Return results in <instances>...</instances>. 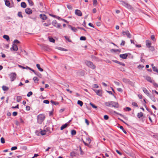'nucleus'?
Segmentation results:
<instances>
[{
    "label": "nucleus",
    "instance_id": "f257e3e1",
    "mask_svg": "<svg viewBox=\"0 0 158 158\" xmlns=\"http://www.w3.org/2000/svg\"><path fill=\"white\" fill-rule=\"evenodd\" d=\"M105 104L107 106L110 107H114L115 108H118L119 107L118 103L117 102L113 101L105 102Z\"/></svg>",
    "mask_w": 158,
    "mask_h": 158
},
{
    "label": "nucleus",
    "instance_id": "f03ea898",
    "mask_svg": "<svg viewBox=\"0 0 158 158\" xmlns=\"http://www.w3.org/2000/svg\"><path fill=\"white\" fill-rule=\"evenodd\" d=\"M45 118V116L43 114H40L37 116V123L41 124L44 121Z\"/></svg>",
    "mask_w": 158,
    "mask_h": 158
},
{
    "label": "nucleus",
    "instance_id": "7ed1b4c3",
    "mask_svg": "<svg viewBox=\"0 0 158 158\" xmlns=\"http://www.w3.org/2000/svg\"><path fill=\"white\" fill-rule=\"evenodd\" d=\"M85 63L87 66L92 69H94L96 68L93 63L90 61L86 60L85 61Z\"/></svg>",
    "mask_w": 158,
    "mask_h": 158
},
{
    "label": "nucleus",
    "instance_id": "20e7f679",
    "mask_svg": "<svg viewBox=\"0 0 158 158\" xmlns=\"http://www.w3.org/2000/svg\"><path fill=\"white\" fill-rule=\"evenodd\" d=\"M121 2L122 5L128 9H131L132 8L130 5L123 1H121Z\"/></svg>",
    "mask_w": 158,
    "mask_h": 158
},
{
    "label": "nucleus",
    "instance_id": "39448f33",
    "mask_svg": "<svg viewBox=\"0 0 158 158\" xmlns=\"http://www.w3.org/2000/svg\"><path fill=\"white\" fill-rule=\"evenodd\" d=\"M11 81H14L16 77V74L15 73H11L9 75Z\"/></svg>",
    "mask_w": 158,
    "mask_h": 158
},
{
    "label": "nucleus",
    "instance_id": "423d86ee",
    "mask_svg": "<svg viewBox=\"0 0 158 158\" xmlns=\"http://www.w3.org/2000/svg\"><path fill=\"white\" fill-rule=\"evenodd\" d=\"M52 24L53 26L58 28H60L61 26V24L58 23L56 20L53 21L52 22Z\"/></svg>",
    "mask_w": 158,
    "mask_h": 158
},
{
    "label": "nucleus",
    "instance_id": "0eeeda50",
    "mask_svg": "<svg viewBox=\"0 0 158 158\" xmlns=\"http://www.w3.org/2000/svg\"><path fill=\"white\" fill-rule=\"evenodd\" d=\"M94 91L99 96H102V91L101 90L94 89Z\"/></svg>",
    "mask_w": 158,
    "mask_h": 158
},
{
    "label": "nucleus",
    "instance_id": "6e6552de",
    "mask_svg": "<svg viewBox=\"0 0 158 158\" xmlns=\"http://www.w3.org/2000/svg\"><path fill=\"white\" fill-rule=\"evenodd\" d=\"M75 13L76 15L79 16H81L82 15V13L80 10H76L75 11Z\"/></svg>",
    "mask_w": 158,
    "mask_h": 158
},
{
    "label": "nucleus",
    "instance_id": "1a4fd4ad",
    "mask_svg": "<svg viewBox=\"0 0 158 158\" xmlns=\"http://www.w3.org/2000/svg\"><path fill=\"white\" fill-rule=\"evenodd\" d=\"M18 48L17 46L15 44H13L12 47L10 48L11 50L12 49L14 51H17Z\"/></svg>",
    "mask_w": 158,
    "mask_h": 158
},
{
    "label": "nucleus",
    "instance_id": "9d476101",
    "mask_svg": "<svg viewBox=\"0 0 158 158\" xmlns=\"http://www.w3.org/2000/svg\"><path fill=\"white\" fill-rule=\"evenodd\" d=\"M25 12L28 15H30L32 14V11L31 9L27 8L25 10Z\"/></svg>",
    "mask_w": 158,
    "mask_h": 158
},
{
    "label": "nucleus",
    "instance_id": "9b49d317",
    "mask_svg": "<svg viewBox=\"0 0 158 158\" xmlns=\"http://www.w3.org/2000/svg\"><path fill=\"white\" fill-rule=\"evenodd\" d=\"M123 82L127 84L131 85L132 83L129 79L126 78H123Z\"/></svg>",
    "mask_w": 158,
    "mask_h": 158
},
{
    "label": "nucleus",
    "instance_id": "f8f14e48",
    "mask_svg": "<svg viewBox=\"0 0 158 158\" xmlns=\"http://www.w3.org/2000/svg\"><path fill=\"white\" fill-rule=\"evenodd\" d=\"M77 155H78V153L75 152L73 151L71 152L70 153V156L72 158H73L74 157L76 156Z\"/></svg>",
    "mask_w": 158,
    "mask_h": 158
},
{
    "label": "nucleus",
    "instance_id": "ddd939ff",
    "mask_svg": "<svg viewBox=\"0 0 158 158\" xmlns=\"http://www.w3.org/2000/svg\"><path fill=\"white\" fill-rule=\"evenodd\" d=\"M120 57L123 59H126L127 58L128 55L127 53L120 54L119 55Z\"/></svg>",
    "mask_w": 158,
    "mask_h": 158
},
{
    "label": "nucleus",
    "instance_id": "4468645a",
    "mask_svg": "<svg viewBox=\"0 0 158 158\" xmlns=\"http://www.w3.org/2000/svg\"><path fill=\"white\" fill-rule=\"evenodd\" d=\"M146 44L147 47L149 48L152 44L151 42L149 40H147L146 41Z\"/></svg>",
    "mask_w": 158,
    "mask_h": 158
},
{
    "label": "nucleus",
    "instance_id": "2eb2a0df",
    "mask_svg": "<svg viewBox=\"0 0 158 158\" xmlns=\"http://www.w3.org/2000/svg\"><path fill=\"white\" fill-rule=\"evenodd\" d=\"M43 49L46 50L47 51H49L50 50V48L47 45H43L42 46Z\"/></svg>",
    "mask_w": 158,
    "mask_h": 158
},
{
    "label": "nucleus",
    "instance_id": "dca6fc26",
    "mask_svg": "<svg viewBox=\"0 0 158 158\" xmlns=\"http://www.w3.org/2000/svg\"><path fill=\"white\" fill-rule=\"evenodd\" d=\"M68 27L69 28L71 29V30L74 32H76L77 31V28L74 27H72L70 25H69Z\"/></svg>",
    "mask_w": 158,
    "mask_h": 158
},
{
    "label": "nucleus",
    "instance_id": "f3484780",
    "mask_svg": "<svg viewBox=\"0 0 158 158\" xmlns=\"http://www.w3.org/2000/svg\"><path fill=\"white\" fill-rule=\"evenodd\" d=\"M40 17L43 20H46L47 18L46 16L44 14H40Z\"/></svg>",
    "mask_w": 158,
    "mask_h": 158
},
{
    "label": "nucleus",
    "instance_id": "a211bd4d",
    "mask_svg": "<svg viewBox=\"0 0 158 158\" xmlns=\"http://www.w3.org/2000/svg\"><path fill=\"white\" fill-rule=\"evenodd\" d=\"M146 79L147 81L151 83L153 82V81H154L149 76H147L146 77Z\"/></svg>",
    "mask_w": 158,
    "mask_h": 158
},
{
    "label": "nucleus",
    "instance_id": "6ab92c4d",
    "mask_svg": "<svg viewBox=\"0 0 158 158\" xmlns=\"http://www.w3.org/2000/svg\"><path fill=\"white\" fill-rule=\"evenodd\" d=\"M68 123H66L65 124L62 125L61 127H60V130H62L66 128L68 125Z\"/></svg>",
    "mask_w": 158,
    "mask_h": 158
},
{
    "label": "nucleus",
    "instance_id": "aec40b11",
    "mask_svg": "<svg viewBox=\"0 0 158 158\" xmlns=\"http://www.w3.org/2000/svg\"><path fill=\"white\" fill-rule=\"evenodd\" d=\"M143 91L144 93L147 95L148 96H149V94L148 90L145 88H143Z\"/></svg>",
    "mask_w": 158,
    "mask_h": 158
},
{
    "label": "nucleus",
    "instance_id": "412c9836",
    "mask_svg": "<svg viewBox=\"0 0 158 158\" xmlns=\"http://www.w3.org/2000/svg\"><path fill=\"white\" fill-rule=\"evenodd\" d=\"M126 35L128 38H131V35L128 31H126Z\"/></svg>",
    "mask_w": 158,
    "mask_h": 158
},
{
    "label": "nucleus",
    "instance_id": "4be33fe9",
    "mask_svg": "<svg viewBox=\"0 0 158 158\" xmlns=\"http://www.w3.org/2000/svg\"><path fill=\"white\" fill-rule=\"evenodd\" d=\"M114 61L115 63L119 64L122 65L123 66H124L125 65V64L124 63L120 62L117 60H114Z\"/></svg>",
    "mask_w": 158,
    "mask_h": 158
},
{
    "label": "nucleus",
    "instance_id": "5701e85b",
    "mask_svg": "<svg viewBox=\"0 0 158 158\" xmlns=\"http://www.w3.org/2000/svg\"><path fill=\"white\" fill-rule=\"evenodd\" d=\"M21 6L22 7L25 8L26 7L27 5L25 2H23L21 3Z\"/></svg>",
    "mask_w": 158,
    "mask_h": 158
},
{
    "label": "nucleus",
    "instance_id": "b1692460",
    "mask_svg": "<svg viewBox=\"0 0 158 158\" xmlns=\"http://www.w3.org/2000/svg\"><path fill=\"white\" fill-rule=\"evenodd\" d=\"M36 67L40 71L42 72L43 71V69L40 67V65L39 64H37L36 65Z\"/></svg>",
    "mask_w": 158,
    "mask_h": 158
},
{
    "label": "nucleus",
    "instance_id": "393cba45",
    "mask_svg": "<svg viewBox=\"0 0 158 158\" xmlns=\"http://www.w3.org/2000/svg\"><path fill=\"white\" fill-rule=\"evenodd\" d=\"M143 115V114L142 112L139 113L137 114V116L139 118L142 117Z\"/></svg>",
    "mask_w": 158,
    "mask_h": 158
},
{
    "label": "nucleus",
    "instance_id": "a878e982",
    "mask_svg": "<svg viewBox=\"0 0 158 158\" xmlns=\"http://www.w3.org/2000/svg\"><path fill=\"white\" fill-rule=\"evenodd\" d=\"M2 89L3 91H7L9 89V88L6 86L3 85L2 86Z\"/></svg>",
    "mask_w": 158,
    "mask_h": 158
},
{
    "label": "nucleus",
    "instance_id": "bb28decb",
    "mask_svg": "<svg viewBox=\"0 0 158 158\" xmlns=\"http://www.w3.org/2000/svg\"><path fill=\"white\" fill-rule=\"evenodd\" d=\"M121 50L120 49H112L111 50V52H121Z\"/></svg>",
    "mask_w": 158,
    "mask_h": 158
},
{
    "label": "nucleus",
    "instance_id": "cd10ccee",
    "mask_svg": "<svg viewBox=\"0 0 158 158\" xmlns=\"http://www.w3.org/2000/svg\"><path fill=\"white\" fill-rule=\"evenodd\" d=\"M5 4L6 6H10V2L8 0H6L5 1Z\"/></svg>",
    "mask_w": 158,
    "mask_h": 158
},
{
    "label": "nucleus",
    "instance_id": "c85d7f7f",
    "mask_svg": "<svg viewBox=\"0 0 158 158\" xmlns=\"http://www.w3.org/2000/svg\"><path fill=\"white\" fill-rule=\"evenodd\" d=\"M22 98L21 96H18L17 97V101L18 102H20L21 99Z\"/></svg>",
    "mask_w": 158,
    "mask_h": 158
},
{
    "label": "nucleus",
    "instance_id": "c756f323",
    "mask_svg": "<svg viewBox=\"0 0 158 158\" xmlns=\"http://www.w3.org/2000/svg\"><path fill=\"white\" fill-rule=\"evenodd\" d=\"M29 5L30 6H33L34 5V3L31 0H27Z\"/></svg>",
    "mask_w": 158,
    "mask_h": 158
},
{
    "label": "nucleus",
    "instance_id": "7c9ffc66",
    "mask_svg": "<svg viewBox=\"0 0 158 158\" xmlns=\"http://www.w3.org/2000/svg\"><path fill=\"white\" fill-rule=\"evenodd\" d=\"M3 37L5 39H6V40L7 41H8L9 40V36L7 35H5L3 36Z\"/></svg>",
    "mask_w": 158,
    "mask_h": 158
},
{
    "label": "nucleus",
    "instance_id": "2f4dec72",
    "mask_svg": "<svg viewBox=\"0 0 158 158\" xmlns=\"http://www.w3.org/2000/svg\"><path fill=\"white\" fill-rule=\"evenodd\" d=\"M50 102L52 104H54L55 105H57L59 104V103L58 102H54L52 100H51Z\"/></svg>",
    "mask_w": 158,
    "mask_h": 158
},
{
    "label": "nucleus",
    "instance_id": "473e14b6",
    "mask_svg": "<svg viewBox=\"0 0 158 158\" xmlns=\"http://www.w3.org/2000/svg\"><path fill=\"white\" fill-rule=\"evenodd\" d=\"M71 134L73 135H75L76 134V131L74 130H73L71 131Z\"/></svg>",
    "mask_w": 158,
    "mask_h": 158
},
{
    "label": "nucleus",
    "instance_id": "72a5a7b5",
    "mask_svg": "<svg viewBox=\"0 0 158 158\" xmlns=\"http://www.w3.org/2000/svg\"><path fill=\"white\" fill-rule=\"evenodd\" d=\"M33 80L34 81L35 83H37L38 82L39 80L37 77H34L33 78Z\"/></svg>",
    "mask_w": 158,
    "mask_h": 158
},
{
    "label": "nucleus",
    "instance_id": "f704fd0d",
    "mask_svg": "<svg viewBox=\"0 0 158 158\" xmlns=\"http://www.w3.org/2000/svg\"><path fill=\"white\" fill-rule=\"evenodd\" d=\"M77 104L81 106H82L83 105V102L80 100H78L77 101Z\"/></svg>",
    "mask_w": 158,
    "mask_h": 158
},
{
    "label": "nucleus",
    "instance_id": "c9c22d12",
    "mask_svg": "<svg viewBox=\"0 0 158 158\" xmlns=\"http://www.w3.org/2000/svg\"><path fill=\"white\" fill-rule=\"evenodd\" d=\"M46 131L45 130L43 131L42 130L41 131H40V134L42 135H44L46 134Z\"/></svg>",
    "mask_w": 158,
    "mask_h": 158
},
{
    "label": "nucleus",
    "instance_id": "e433bc0d",
    "mask_svg": "<svg viewBox=\"0 0 158 158\" xmlns=\"http://www.w3.org/2000/svg\"><path fill=\"white\" fill-rule=\"evenodd\" d=\"M152 69L153 71L156 72L158 73V69L157 67H153Z\"/></svg>",
    "mask_w": 158,
    "mask_h": 158
},
{
    "label": "nucleus",
    "instance_id": "4c0bfd02",
    "mask_svg": "<svg viewBox=\"0 0 158 158\" xmlns=\"http://www.w3.org/2000/svg\"><path fill=\"white\" fill-rule=\"evenodd\" d=\"M49 41L52 42L54 43L55 42V40L52 38H49Z\"/></svg>",
    "mask_w": 158,
    "mask_h": 158
},
{
    "label": "nucleus",
    "instance_id": "58836bf2",
    "mask_svg": "<svg viewBox=\"0 0 158 158\" xmlns=\"http://www.w3.org/2000/svg\"><path fill=\"white\" fill-rule=\"evenodd\" d=\"M90 105L94 108L96 109L97 108V107L93 104L92 102L90 103Z\"/></svg>",
    "mask_w": 158,
    "mask_h": 158
},
{
    "label": "nucleus",
    "instance_id": "ea45409f",
    "mask_svg": "<svg viewBox=\"0 0 158 158\" xmlns=\"http://www.w3.org/2000/svg\"><path fill=\"white\" fill-rule=\"evenodd\" d=\"M18 15L19 17H21V18L23 17V16L22 15V12H18Z\"/></svg>",
    "mask_w": 158,
    "mask_h": 158
},
{
    "label": "nucleus",
    "instance_id": "a19ab883",
    "mask_svg": "<svg viewBox=\"0 0 158 158\" xmlns=\"http://www.w3.org/2000/svg\"><path fill=\"white\" fill-rule=\"evenodd\" d=\"M67 7L69 9L72 10V7L70 5H69V4L67 5Z\"/></svg>",
    "mask_w": 158,
    "mask_h": 158
},
{
    "label": "nucleus",
    "instance_id": "79ce46f5",
    "mask_svg": "<svg viewBox=\"0 0 158 158\" xmlns=\"http://www.w3.org/2000/svg\"><path fill=\"white\" fill-rule=\"evenodd\" d=\"M149 49L150 51H153L154 50H155V48H154V47L153 46H150V47H149Z\"/></svg>",
    "mask_w": 158,
    "mask_h": 158
},
{
    "label": "nucleus",
    "instance_id": "37998d69",
    "mask_svg": "<svg viewBox=\"0 0 158 158\" xmlns=\"http://www.w3.org/2000/svg\"><path fill=\"white\" fill-rule=\"evenodd\" d=\"M80 39L81 40H85L86 38L85 36H81L80 37Z\"/></svg>",
    "mask_w": 158,
    "mask_h": 158
},
{
    "label": "nucleus",
    "instance_id": "c03bdc74",
    "mask_svg": "<svg viewBox=\"0 0 158 158\" xmlns=\"http://www.w3.org/2000/svg\"><path fill=\"white\" fill-rule=\"evenodd\" d=\"M1 142L2 143H5V140L4 139L3 137H2L1 139Z\"/></svg>",
    "mask_w": 158,
    "mask_h": 158
},
{
    "label": "nucleus",
    "instance_id": "a18cd8bd",
    "mask_svg": "<svg viewBox=\"0 0 158 158\" xmlns=\"http://www.w3.org/2000/svg\"><path fill=\"white\" fill-rule=\"evenodd\" d=\"M64 37L66 39V40H68V41L69 42H71V41L70 40L68 36H64Z\"/></svg>",
    "mask_w": 158,
    "mask_h": 158
},
{
    "label": "nucleus",
    "instance_id": "49530a36",
    "mask_svg": "<svg viewBox=\"0 0 158 158\" xmlns=\"http://www.w3.org/2000/svg\"><path fill=\"white\" fill-rule=\"evenodd\" d=\"M151 38L153 41H156L154 35H152L151 37Z\"/></svg>",
    "mask_w": 158,
    "mask_h": 158
},
{
    "label": "nucleus",
    "instance_id": "de8ad7c7",
    "mask_svg": "<svg viewBox=\"0 0 158 158\" xmlns=\"http://www.w3.org/2000/svg\"><path fill=\"white\" fill-rule=\"evenodd\" d=\"M132 105L133 106H136V107H138V105L137 103H136L135 102H132Z\"/></svg>",
    "mask_w": 158,
    "mask_h": 158
},
{
    "label": "nucleus",
    "instance_id": "09e8293b",
    "mask_svg": "<svg viewBox=\"0 0 158 158\" xmlns=\"http://www.w3.org/2000/svg\"><path fill=\"white\" fill-rule=\"evenodd\" d=\"M32 94V92L31 91L29 92L27 94V96L29 97Z\"/></svg>",
    "mask_w": 158,
    "mask_h": 158
},
{
    "label": "nucleus",
    "instance_id": "8fccbe9b",
    "mask_svg": "<svg viewBox=\"0 0 158 158\" xmlns=\"http://www.w3.org/2000/svg\"><path fill=\"white\" fill-rule=\"evenodd\" d=\"M152 83H153V85L155 87H158V84L155 82L154 81H153V82H152Z\"/></svg>",
    "mask_w": 158,
    "mask_h": 158
},
{
    "label": "nucleus",
    "instance_id": "3c124183",
    "mask_svg": "<svg viewBox=\"0 0 158 158\" xmlns=\"http://www.w3.org/2000/svg\"><path fill=\"white\" fill-rule=\"evenodd\" d=\"M19 43H20L19 41L17 40H15L13 42V44H15V43L19 44Z\"/></svg>",
    "mask_w": 158,
    "mask_h": 158
},
{
    "label": "nucleus",
    "instance_id": "603ef678",
    "mask_svg": "<svg viewBox=\"0 0 158 158\" xmlns=\"http://www.w3.org/2000/svg\"><path fill=\"white\" fill-rule=\"evenodd\" d=\"M17 149V147L16 146H14L11 148V150L12 151L14 150H16Z\"/></svg>",
    "mask_w": 158,
    "mask_h": 158
},
{
    "label": "nucleus",
    "instance_id": "864d4df0",
    "mask_svg": "<svg viewBox=\"0 0 158 158\" xmlns=\"http://www.w3.org/2000/svg\"><path fill=\"white\" fill-rule=\"evenodd\" d=\"M43 103L46 104H48L49 103V102L48 100H46L43 101Z\"/></svg>",
    "mask_w": 158,
    "mask_h": 158
},
{
    "label": "nucleus",
    "instance_id": "5fc2aeb1",
    "mask_svg": "<svg viewBox=\"0 0 158 158\" xmlns=\"http://www.w3.org/2000/svg\"><path fill=\"white\" fill-rule=\"evenodd\" d=\"M93 5H96L97 4V0H93Z\"/></svg>",
    "mask_w": 158,
    "mask_h": 158
},
{
    "label": "nucleus",
    "instance_id": "6e6d98bb",
    "mask_svg": "<svg viewBox=\"0 0 158 158\" xmlns=\"http://www.w3.org/2000/svg\"><path fill=\"white\" fill-rule=\"evenodd\" d=\"M86 140L89 142V144L91 143V139L89 138H86Z\"/></svg>",
    "mask_w": 158,
    "mask_h": 158
},
{
    "label": "nucleus",
    "instance_id": "4d7b16f0",
    "mask_svg": "<svg viewBox=\"0 0 158 158\" xmlns=\"http://www.w3.org/2000/svg\"><path fill=\"white\" fill-rule=\"evenodd\" d=\"M104 118L105 120H107L109 118V116L106 115H105L104 116Z\"/></svg>",
    "mask_w": 158,
    "mask_h": 158
},
{
    "label": "nucleus",
    "instance_id": "13d9d810",
    "mask_svg": "<svg viewBox=\"0 0 158 158\" xmlns=\"http://www.w3.org/2000/svg\"><path fill=\"white\" fill-rule=\"evenodd\" d=\"M85 121L87 125H89V122L88 121V120L87 119H85Z\"/></svg>",
    "mask_w": 158,
    "mask_h": 158
},
{
    "label": "nucleus",
    "instance_id": "bf43d9fd",
    "mask_svg": "<svg viewBox=\"0 0 158 158\" xmlns=\"http://www.w3.org/2000/svg\"><path fill=\"white\" fill-rule=\"evenodd\" d=\"M117 90L120 92H122L123 91V89L121 88H118L117 89Z\"/></svg>",
    "mask_w": 158,
    "mask_h": 158
},
{
    "label": "nucleus",
    "instance_id": "052dcab7",
    "mask_svg": "<svg viewBox=\"0 0 158 158\" xmlns=\"http://www.w3.org/2000/svg\"><path fill=\"white\" fill-rule=\"evenodd\" d=\"M125 41L123 40H122L121 43L120 44V45H122H122L123 46L125 45Z\"/></svg>",
    "mask_w": 158,
    "mask_h": 158
},
{
    "label": "nucleus",
    "instance_id": "680f3d73",
    "mask_svg": "<svg viewBox=\"0 0 158 158\" xmlns=\"http://www.w3.org/2000/svg\"><path fill=\"white\" fill-rule=\"evenodd\" d=\"M19 105L18 104H17L16 106H12L11 108L13 109H15V108H19Z\"/></svg>",
    "mask_w": 158,
    "mask_h": 158
},
{
    "label": "nucleus",
    "instance_id": "e2e57ef3",
    "mask_svg": "<svg viewBox=\"0 0 158 158\" xmlns=\"http://www.w3.org/2000/svg\"><path fill=\"white\" fill-rule=\"evenodd\" d=\"M36 75H37L38 77H41L42 76V75L38 72H37Z\"/></svg>",
    "mask_w": 158,
    "mask_h": 158
},
{
    "label": "nucleus",
    "instance_id": "0e129e2a",
    "mask_svg": "<svg viewBox=\"0 0 158 158\" xmlns=\"http://www.w3.org/2000/svg\"><path fill=\"white\" fill-rule=\"evenodd\" d=\"M17 114H18V113L17 112L15 111L13 113V115L14 116H16L17 115Z\"/></svg>",
    "mask_w": 158,
    "mask_h": 158
},
{
    "label": "nucleus",
    "instance_id": "69168bd1",
    "mask_svg": "<svg viewBox=\"0 0 158 158\" xmlns=\"http://www.w3.org/2000/svg\"><path fill=\"white\" fill-rule=\"evenodd\" d=\"M30 107L29 106H27L26 107V109L27 110L29 111L30 110Z\"/></svg>",
    "mask_w": 158,
    "mask_h": 158
},
{
    "label": "nucleus",
    "instance_id": "338daca9",
    "mask_svg": "<svg viewBox=\"0 0 158 158\" xmlns=\"http://www.w3.org/2000/svg\"><path fill=\"white\" fill-rule=\"evenodd\" d=\"M106 91L109 94H111V95H113V96H114V94H113L112 92L111 91H107V90H106Z\"/></svg>",
    "mask_w": 158,
    "mask_h": 158
},
{
    "label": "nucleus",
    "instance_id": "774afa93",
    "mask_svg": "<svg viewBox=\"0 0 158 158\" xmlns=\"http://www.w3.org/2000/svg\"><path fill=\"white\" fill-rule=\"evenodd\" d=\"M114 83L116 85H117L118 86H119V85H120V83H119V82H117L116 81H114Z\"/></svg>",
    "mask_w": 158,
    "mask_h": 158
}]
</instances>
